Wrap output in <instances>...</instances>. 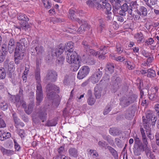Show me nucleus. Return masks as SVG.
<instances>
[{"instance_id":"64","label":"nucleus","mask_w":159,"mask_h":159,"mask_svg":"<svg viewBox=\"0 0 159 159\" xmlns=\"http://www.w3.org/2000/svg\"><path fill=\"white\" fill-rule=\"evenodd\" d=\"M154 40L152 38H150L145 41V43L147 45H149L152 44Z\"/></svg>"},{"instance_id":"52","label":"nucleus","mask_w":159,"mask_h":159,"mask_svg":"<svg viewBox=\"0 0 159 159\" xmlns=\"http://www.w3.org/2000/svg\"><path fill=\"white\" fill-rule=\"evenodd\" d=\"M125 64L129 70H132L134 68V67L133 65V63L130 61H127L125 62Z\"/></svg>"},{"instance_id":"42","label":"nucleus","mask_w":159,"mask_h":159,"mask_svg":"<svg viewBox=\"0 0 159 159\" xmlns=\"http://www.w3.org/2000/svg\"><path fill=\"white\" fill-rule=\"evenodd\" d=\"M28 21L22 22H20V25H22V29L26 31L28 28H30V25L28 24Z\"/></svg>"},{"instance_id":"14","label":"nucleus","mask_w":159,"mask_h":159,"mask_svg":"<svg viewBox=\"0 0 159 159\" xmlns=\"http://www.w3.org/2000/svg\"><path fill=\"white\" fill-rule=\"evenodd\" d=\"M68 153L69 156L71 158H76L79 155L78 150L75 147L70 148L68 150Z\"/></svg>"},{"instance_id":"40","label":"nucleus","mask_w":159,"mask_h":159,"mask_svg":"<svg viewBox=\"0 0 159 159\" xmlns=\"http://www.w3.org/2000/svg\"><path fill=\"white\" fill-rule=\"evenodd\" d=\"M108 47L107 46H102L100 48V50L98 51L99 53L105 55L108 52Z\"/></svg>"},{"instance_id":"62","label":"nucleus","mask_w":159,"mask_h":159,"mask_svg":"<svg viewBox=\"0 0 159 159\" xmlns=\"http://www.w3.org/2000/svg\"><path fill=\"white\" fill-rule=\"evenodd\" d=\"M116 50L118 53L120 54L122 52L123 49L121 46L120 44H117L116 46Z\"/></svg>"},{"instance_id":"19","label":"nucleus","mask_w":159,"mask_h":159,"mask_svg":"<svg viewBox=\"0 0 159 159\" xmlns=\"http://www.w3.org/2000/svg\"><path fill=\"white\" fill-rule=\"evenodd\" d=\"M89 28V26L86 23L82 24L77 30L78 34H81L84 33L85 31L87 30Z\"/></svg>"},{"instance_id":"24","label":"nucleus","mask_w":159,"mask_h":159,"mask_svg":"<svg viewBox=\"0 0 159 159\" xmlns=\"http://www.w3.org/2000/svg\"><path fill=\"white\" fill-rule=\"evenodd\" d=\"M38 42V40H33L31 43V46H32V48L30 49V52L32 55L36 56L37 55L35 47L36 46V44H37Z\"/></svg>"},{"instance_id":"1","label":"nucleus","mask_w":159,"mask_h":159,"mask_svg":"<svg viewBox=\"0 0 159 159\" xmlns=\"http://www.w3.org/2000/svg\"><path fill=\"white\" fill-rule=\"evenodd\" d=\"M47 97L50 100H53V102H56V106H58L60 102L59 96L56 94V92L59 93V88L57 86L51 83L48 84L46 87Z\"/></svg>"},{"instance_id":"48","label":"nucleus","mask_w":159,"mask_h":159,"mask_svg":"<svg viewBox=\"0 0 159 159\" xmlns=\"http://www.w3.org/2000/svg\"><path fill=\"white\" fill-rule=\"evenodd\" d=\"M70 77L67 75H66L64 77L63 81L64 84L65 85H68L70 83Z\"/></svg>"},{"instance_id":"18","label":"nucleus","mask_w":159,"mask_h":159,"mask_svg":"<svg viewBox=\"0 0 159 159\" xmlns=\"http://www.w3.org/2000/svg\"><path fill=\"white\" fill-rule=\"evenodd\" d=\"M134 38L137 40L138 43H140L143 42L144 40V36L143 34L141 32H138L135 34Z\"/></svg>"},{"instance_id":"35","label":"nucleus","mask_w":159,"mask_h":159,"mask_svg":"<svg viewBox=\"0 0 159 159\" xmlns=\"http://www.w3.org/2000/svg\"><path fill=\"white\" fill-rule=\"evenodd\" d=\"M102 137L104 140H107L112 146L114 144L113 140L111 139L110 136L103 134L102 135Z\"/></svg>"},{"instance_id":"57","label":"nucleus","mask_w":159,"mask_h":159,"mask_svg":"<svg viewBox=\"0 0 159 159\" xmlns=\"http://www.w3.org/2000/svg\"><path fill=\"white\" fill-rule=\"evenodd\" d=\"M95 102V100L93 97L89 98L88 99V104L90 105H92L94 104Z\"/></svg>"},{"instance_id":"60","label":"nucleus","mask_w":159,"mask_h":159,"mask_svg":"<svg viewBox=\"0 0 159 159\" xmlns=\"http://www.w3.org/2000/svg\"><path fill=\"white\" fill-rule=\"evenodd\" d=\"M2 51L1 53H3L4 54L7 55L8 53L7 50V45L4 44L2 45Z\"/></svg>"},{"instance_id":"26","label":"nucleus","mask_w":159,"mask_h":159,"mask_svg":"<svg viewBox=\"0 0 159 159\" xmlns=\"http://www.w3.org/2000/svg\"><path fill=\"white\" fill-rule=\"evenodd\" d=\"M74 45V43L71 41L65 44L66 50H67L68 52H72L75 51H73Z\"/></svg>"},{"instance_id":"3","label":"nucleus","mask_w":159,"mask_h":159,"mask_svg":"<svg viewBox=\"0 0 159 159\" xmlns=\"http://www.w3.org/2000/svg\"><path fill=\"white\" fill-rule=\"evenodd\" d=\"M25 51V46L21 44L18 43L15 48L14 55V61L16 64L19 63L20 60L23 59Z\"/></svg>"},{"instance_id":"27","label":"nucleus","mask_w":159,"mask_h":159,"mask_svg":"<svg viewBox=\"0 0 159 159\" xmlns=\"http://www.w3.org/2000/svg\"><path fill=\"white\" fill-rule=\"evenodd\" d=\"M109 132L110 134L113 136L119 135L120 134V132L117 128L113 127L110 129Z\"/></svg>"},{"instance_id":"36","label":"nucleus","mask_w":159,"mask_h":159,"mask_svg":"<svg viewBox=\"0 0 159 159\" xmlns=\"http://www.w3.org/2000/svg\"><path fill=\"white\" fill-rule=\"evenodd\" d=\"M97 0H95L94 7L98 9L104 10L105 9L104 5L98 2Z\"/></svg>"},{"instance_id":"4","label":"nucleus","mask_w":159,"mask_h":159,"mask_svg":"<svg viewBox=\"0 0 159 159\" xmlns=\"http://www.w3.org/2000/svg\"><path fill=\"white\" fill-rule=\"evenodd\" d=\"M137 97V95L135 94L132 95L129 97H123L120 99V105L124 107H127L136 101Z\"/></svg>"},{"instance_id":"63","label":"nucleus","mask_w":159,"mask_h":159,"mask_svg":"<svg viewBox=\"0 0 159 159\" xmlns=\"http://www.w3.org/2000/svg\"><path fill=\"white\" fill-rule=\"evenodd\" d=\"M14 147L16 150L17 151H19L20 148L19 144L16 142V140H14Z\"/></svg>"},{"instance_id":"28","label":"nucleus","mask_w":159,"mask_h":159,"mask_svg":"<svg viewBox=\"0 0 159 159\" xmlns=\"http://www.w3.org/2000/svg\"><path fill=\"white\" fill-rule=\"evenodd\" d=\"M17 17L19 20H22L23 22L28 21L29 20V18L24 14H17Z\"/></svg>"},{"instance_id":"37","label":"nucleus","mask_w":159,"mask_h":159,"mask_svg":"<svg viewBox=\"0 0 159 159\" xmlns=\"http://www.w3.org/2000/svg\"><path fill=\"white\" fill-rule=\"evenodd\" d=\"M125 118L128 120H130L132 118L134 115L132 114L131 111L129 110L125 111L124 114Z\"/></svg>"},{"instance_id":"59","label":"nucleus","mask_w":159,"mask_h":159,"mask_svg":"<svg viewBox=\"0 0 159 159\" xmlns=\"http://www.w3.org/2000/svg\"><path fill=\"white\" fill-rule=\"evenodd\" d=\"M159 88L157 86H154L152 87L150 89V91L152 92V93L158 94Z\"/></svg>"},{"instance_id":"2","label":"nucleus","mask_w":159,"mask_h":159,"mask_svg":"<svg viewBox=\"0 0 159 159\" xmlns=\"http://www.w3.org/2000/svg\"><path fill=\"white\" fill-rule=\"evenodd\" d=\"M66 60L69 64H73L72 66L75 70H77L80 66L78 55L75 51L68 52Z\"/></svg>"},{"instance_id":"21","label":"nucleus","mask_w":159,"mask_h":159,"mask_svg":"<svg viewBox=\"0 0 159 159\" xmlns=\"http://www.w3.org/2000/svg\"><path fill=\"white\" fill-rule=\"evenodd\" d=\"M4 68L6 70H7L8 71L13 70L14 66V65L10 63H9V60L7 59L4 62Z\"/></svg>"},{"instance_id":"44","label":"nucleus","mask_w":159,"mask_h":159,"mask_svg":"<svg viewBox=\"0 0 159 159\" xmlns=\"http://www.w3.org/2000/svg\"><path fill=\"white\" fill-rule=\"evenodd\" d=\"M12 116L15 123V126L16 128H17L19 122H20V119L18 118L16 113H13L12 115Z\"/></svg>"},{"instance_id":"11","label":"nucleus","mask_w":159,"mask_h":159,"mask_svg":"<svg viewBox=\"0 0 159 159\" xmlns=\"http://www.w3.org/2000/svg\"><path fill=\"white\" fill-rule=\"evenodd\" d=\"M126 11H127L130 15H132V10L131 6H128L126 3H125L121 7V10L119 11L118 13L121 16H125Z\"/></svg>"},{"instance_id":"5","label":"nucleus","mask_w":159,"mask_h":159,"mask_svg":"<svg viewBox=\"0 0 159 159\" xmlns=\"http://www.w3.org/2000/svg\"><path fill=\"white\" fill-rule=\"evenodd\" d=\"M90 42L88 41V38L84 39L82 43V46L84 48V51L89 55L97 56L99 52H96L93 49L90 48Z\"/></svg>"},{"instance_id":"51","label":"nucleus","mask_w":159,"mask_h":159,"mask_svg":"<svg viewBox=\"0 0 159 159\" xmlns=\"http://www.w3.org/2000/svg\"><path fill=\"white\" fill-rule=\"evenodd\" d=\"M115 142L116 145L119 148H121L123 146L121 140L118 138H116L115 139Z\"/></svg>"},{"instance_id":"45","label":"nucleus","mask_w":159,"mask_h":159,"mask_svg":"<svg viewBox=\"0 0 159 159\" xmlns=\"http://www.w3.org/2000/svg\"><path fill=\"white\" fill-rule=\"evenodd\" d=\"M8 107V104L5 102H1L0 103V108L2 110L5 111L7 110Z\"/></svg>"},{"instance_id":"56","label":"nucleus","mask_w":159,"mask_h":159,"mask_svg":"<svg viewBox=\"0 0 159 159\" xmlns=\"http://www.w3.org/2000/svg\"><path fill=\"white\" fill-rule=\"evenodd\" d=\"M142 138V141L143 144V147H144L145 148H148V142L146 136L144 137H143Z\"/></svg>"},{"instance_id":"6","label":"nucleus","mask_w":159,"mask_h":159,"mask_svg":"<svg viewBox=\"0 0 159 159\" xmlns=\"http://www.w3.org/2000/svg\"><path fill=\"white\" fill-rule=\"evenodd\" d=\"M43 98V91L40 83H37L36 90V106L39 105Z\"/></svg>"},{"instance_id":"25","label":"nucleus","mask_w":159,"mask_h":159,"mask_svg":"<svg viewBox=\"0 0 159 159\" xmlns=\"http://www.w3.org/2000/svg\"><path fill=\"white\" fill-rule=\"evenodd\" d=\"M137 13L140 16L142 15L143 16H145L147 14V9L146 8L143 6H140L139 10H137Z\"/></svg>"},{"instance_id":"33","label":"nucleus","mask_w":159,"mask_h":159,"mask_svg":"<svg viewBox=\"0 0 159 159\" xmlns=\"http://www.w3.org/2000/svg\"><path fill=\"white\" fill-rule=\"evenodd\" d=\"M156 75L155 71L152 68L148 69L147 70V76L148 77L152 78L155 77Z\"/></svg>"},{"instance_id":"58","label":"nucleus","mask_w":159,"mask_h":159,"mask_svg":"<svg viewBox=\"0 0 159 159\" xmlns=\"http://www.w3.org/2000/svg\"><path fill=\"white\" fill-rule=\"evenodd\" d=\"M93 2L90 0H88L86 3L89 7L93 8H94L95 0H93Z\"/></svg>"},{"instance_id":"46","label":"nucleus","mask_w":159,"mask_h":159,"mask_svg":"<svg viewBox=\"0 0 159 159\" xmlns=\"http://www.w3.org/2000/svg\"><path fill=\"white\" fill-rule=\"evenodd\" d=\"M158 94L152 93L149 95V99L153 101H157L158 100Z\"/></svg>"},{"instance_id":"50","label":"nucleus","mask_w":159,"mask_h":159,"mask_svg":"<svg viewBox=\"0 0 159 159\" xmlns=\"http://www.w3.org/2000/svg\"><path fill=\"white\" fill-rule=\"evenodd\" d=\"M3 114L0 113V128H4L6 127V124L2 119Z\"/></svg>"},{"instance_id":"41","label":"nucleus","mask_w":159,"mask_h":159,"mask_svg":"<svg viewBox=\"0 0 159 159\" xmlns=\"http://www.w3.org/2000/svg\"><path fill=\"white\" fill-rule=\"evenodd\" d=\"M57 124V121L55 119L48 120L45 124V126H55Z\"/></svg>"},{"instance_id":"23","label":"nucleus","mask_w":159,"mask_h":159,"mask_svg":"<svg viewBox=\"0 0 159 159\" xmlns=\"http://www.w3.org/2000/svg\"><path fill=\"white\" fill-rule=\"evenodd\" d=\"M120 80L119 78H116V80L113 82V89H114V92L116 91L120 84Z\"/></svg>"},{"instance_id":"9","label":"nucleus","mask_w":159,"mask_h":159,"mask_svg":"<svg viewBox=\"0 0 159 159\" xmlns=\"http://www.w3.org/2000/svg\"><path fill=\"white\" fill-rule=\"evenodd\" d=\"M102 75V72L100 69L97 70L90 78L91 82L93 84L98 83Z\"/></svg>"},{"instance_id":"13","label":"nucleus","mask_w":159,"mask_h":159,"mask_svg":"<svg viewBox=\"0 0 159 159\" xmlns=\"http://www.w3.org/2000/svg\"><path fill=\"white\" fill-rule=\"evenodd\" d=\"M35 48L36 53L38 56L42 57L45 56V53L44 49L42 46L39 45H36Z\"/></svg>"},{"instance_id":"55","label":"nucleus","mask_w":159,"mask_h":159,"mask_svg":"<svg viewBox=\"0 0 159 159\" xmlns=\"http://www.w3.org/2000/svg\"><path fill=\"white\" fill-rule=\"evenodd\" d=\"M111 108L110 107V106L109 105H107L106 107L105 108L103 114L104 115H106L109 112L111 111Z\"/></svg>"},{"instance_id":"53","label":"nucleus","mask_w":159,"mask_h":159,"mask_svg":"<svg viewBox=\"0 0 159 159\" xmlns=\"http://www.w3.org/2000/svg\"><path fill=\"white\" fill-rule=\"evenodd\" d=\"M17 131L18 134L21 138L24 137L25 135V133L24 130L17 129Z\"/></svg>"},{"instance_id":"12","label":"nucleus","mask_w":159,"mask_h":159,"mask_svg":"<svg viewBox=\"0 0 159 159\" xmlns=\"http://www.w3.org/2000/svg\"><path fill=\"white\" fill-rule=\"evenodd\" d=\"M102 89V85L101 84H97L94 88V95L96 98H99L101 97Z\"/></svg>"},{"instance_id":"43","label":"nucleus","mask_w":159,"mask_h":159,"mask_svg":"<svg viewBox=\"0 0 159 159\" xmlns=\"http://www.w3.org/2000/svg\"><path fill=\"white\" fill-rule=\"evenodd\" d=\"M32 119L34 123L37 124L40 122V118L37 113H34L32 114Z\"/></svg>"},{"instance_id":"49","label":"nucleus","mask_w":159,"mask_h":159,"mask_svg":"<svg viewBox=\"0 0 159 159\" xmlns=\"http://www.w3.org/2000/svg\"><path fill=\"white\" fill-rule=\"evenodd\" d=\"M6 73L4 68H0V79H3L5 77Z\"/></svg>"},{"instance_id":"32","label":"nucleus","mask_w":159,"mask_h":159,"mask_svg":"<svg viewBox=\"0 0 159 159\" xmlns=\"http://www.w3.org/2000/svg\"><path fill=\"white\" fill-rule=\"evenodd\" d=\"M107 148L109 150L115 159H118V156L116 151L112 147L110 146H108L107 147Z\"/></svg>"},{"instance_id":"22","label":"nucleus","mask_w":159,"mask_h":159,"mask_svg":"<svg viewBox=\"0 0 159 159\" xmlns=\"http://www.w3.org/2000/svg\"><path fill=\"white\" fill-rule=\"evenodd\" d=\"M0 149L3 155H5L7 156H10L14 153L13 150L6 149L2 146L0 147Z\"/></svg>"},{"instance_id":"30","label":"nucleus","mask_w":159,"mask_h":159,"mask_svg":"<svg viewBox=\"0 0 159 159\" xmlns=\"http://www.w3.org/2000/svg\"><path fill=\"white\" fill-rule=\"evenodd\" d=\"M142 118L143 124V125L144 128L146 129H147V128H149V127L150 125V123H149L150 119H149L146 118V117H145L144 116Z\"/></svg>"},{"instance_id":"8","label":"nucleus","mask_w":159,"mask_h":159,"mask_svg":"<svg viewBox=\"0 0 159 159\" xmlns=\"http://www.w3.org/2000/svg\"><path fill=\"white\" fill-rule=\"evenodd\" d=\"M89 71L90 69L88 66H83L80 69L78 73L77 78L79 79L84 78L89 74Z\"/></svg>"},{"instance_id":"17","label":"nucleus","mask_w":159,"mask_h":159,"mask_svg":"<svg viewBox=\"0 0 159 159\" xmlns=\"http://www.w3.org/2000/svg\"><path fill=\"white\" fill-rule=\"evenodd\" d=\"M37 114L42 122H43L46 120L47 114L46 112V108H44L43 110H41Z\"/></svg>"},{"instance_id":"20","label":"nucleus","mask_w":159,"mask_h":159,"mask_svg":"<svg viewBox=\"0 0 159 159\" xmlns=\"http://www.w3.org/2000/svg\"><path fill=\"white\" fill-rule=\"evenodd\" d=\"M69 17L73 20H75L78 22L80 24L82 23V21L80 20L79 18H76L75 17V11L71 9L69 11Z\"/></svg>"},{"instance_id":"34","label":"nucleus","mask_w":159,"mask_h":159,"mask_svg":"<svg viewBox=\"0 0 159 159\" xmlns=\"http://www.w3.org/2000/svg\"><path fill=\"white\" fill-rule=\"evenodd\" d=\"M65 58L61 55H58L56 61V65L61 66L63 64Z\"/></svg>"},{"instance_id":"7","label":"nucleus","mask_w":159,"mask_h":159,"mask_svg":"<svg viewBox=\"0 0 159 159\" xmlns=\"http://www.w3.org/2000/svg\"><path fill=\"white\" fill-rule=\"evenodd\" d=\"M57 76V73L56 71L53 70H49L47 72L44 80L47 81L49 80L51 82H54L56 80Z\"/></svg>"},{"instance_id":"39","label":"nucleus","mask_w":159,"mask_h":159,"mask_svg":"<svg viewBox=\"0 0 159 159\" xmlns=\"http://www.w3.org/2000/svg\"><path fill=\"white\" fill-rule=\"evenodd\" d=\"M133 152L134 154L136 156H139L140 155L141 151L143 147L134 146Z\"/></svg>"},{"instance_id":"29","label":"nucleus","mask_w":159,"mask_h":159,"mask_svg":"<svg viewBox=\"0 0 159 159\" xmlns=\"http://www.w3.org/2000/svg\"><path fill=\"white\" fill-rule=\"evenodd\" d=\"M34 75L37 83L40 82V69H36L34 72Z\"/></svg>"},{"instance_id":"54","label":"nucleus","mask_w":159,"mask_h":159,"mask_svg":"<svg viewBox=\"0 0 159 159\" xmlns=\"http://www.w3.org/2000/svg\"><path fill=\"white\" fill-rule=\"evenodd\" d=\"M45 7L47 8H50L51 7L50 4L48 0H42Z\"/></svg>"},{"instance_id":"15","label":"nucleus","mask_w":159,"mask_h":159,"mask_svg":"<svg viewBox=\"0 0 159 159\" xmlns=\"http://www.w3.org/2000/svg\"><path fill=\"white\" fill-rule=\"evenodd\" d=\"M146 118L149 119L151 121V125L153 128L155 126L156 122L157 120V116L152 113H148L146 115Z\"/></svg>"},{"instance_id":"16","label":"nucleus","mask_w":159,"mask_h":159,"mask_svg":"<svg viewBox=\"0 0 159 159\" xmlns=\"http://www.w3.org/2000/svg\"><path fill=\"white\" fill-rule=\"evenodd\" d=\"M33 98L31 99V102L29 101V104L28 105V107L25 108V113L28 114L30 115L32 112L33 109V107L34 106V102L33 101Z\"/></svg>"},{"instance_id":"38","label":"nucleus","mask_w":159,"mask_h":159,"mask_svg":"<svg viewBox=\"0 0 159 159\" xmlns=\"http://www.w3.org/2000/svg\"><path fill=\"white\" fill-rule=\"evenodd\" d=\"M106 69L109 71V73H112L114 72V66L113 63H108L106 65Z\"/></svg>"},{"instance_id":"31","label":"nucleus","mask_w":159,"mask_h":159,"mask_svg":"<svg viewBox=\"0 0 159 159\" xmlns=\"http://www.w3.org/2000/svg\"><path fill=\"white\" fill-rule=\"evenodd\" d=\"M134 138V146L143 147L142 142L137 136H136Z\"/></svg>"},{"instance_id":"47","label":"nucleus","mask_w":159,"mask_h":159,"mask_svg":"<svg viewBox=\"0 0 159 159\" xmlns=\"http://www.w3.org/2000/svg\"><path fill=\"white\" fill-rule=\"evenodd\" d=\"M157 3V0H150L149 2L147 3V5L152 10L153 8L152 6L156 4Z\"/></svg>"},{"instance_id":"61","label":"nucleus","mask_w":159,"mask_h":159,"mask_svg":"<svg viewBox=\"0 0 159 159\" xmlns=\"http://www.w3.org/2000/svg\"><path fill=\"white\" fill-rule=\"evenodd\" d=\"M111 58L112 59L116 60L117 61H119L120 62H122L125 60V58L124 57H121V56H119L117 57H115L113 56L111 57Z\"/></svg>"},{"instance_id":"10","label":"nucleus","mask_w":159,"mask_h":159,"mask_svg":"<svg viewBox=\"0 0 159 159\" xmlns=\"http://www.w3.org/2000/svg\"><path fill=\"white\" fill-rule=\"evenodd\" d=\"M65 50H66L65 44H60L58 48L52 49V56L54 57L57 56V55H61Z\"/></svg>"}]
</instances>
